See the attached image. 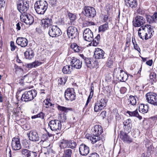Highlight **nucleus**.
Here are the masks:
<instances>
[{"mask_svg":"<svg viewBox=\"0 0 157 157\" xmlns=\"http://www.w3.org/2000/svg\"><path fill=\"white\" fill-rule=\"evenodd\" d=\"M67 78H60L58 80L59 84L60 85H64L67 81Z\"/></svg>","mask_w":157,"mask_h":157,"instance_id":"obj_43","label":"nucleus"},{"mask_svg":"<svg viewBox=\"0 0 157 157\" xmlns=\"http://www.w3.org/2000/svg\"><path fill=\"white\" fill-rule=\"evenodd\" d=\"M147 28L148 29V32L149 34H150V33L151 32H154L153 26L149 25H147Z\"/></svg>","mask_w":157,"mask_h":157,"instance_id":"obj_49","label":"nucleus"},{"mask_svg":"<svg viewBox=\"0 0 157 157\" xmlns=\"http://www.w3.org/2000/svg\"><path fill=\"white\" fill-rule=\"evenodd\" d=\"M144 105L143 104H141L139 105V111L141 113L143 109L144 108Z\"/></svg>","mask_w":157,"mask_h":157,"instance_id":"obj_58","label":"nucleus"},{"mask_svg":"<svg viewBox=\"0 0 157 157\" xmlns=\"http://www.w3.org/2000/svg\"><path fill=\"white\" fill-rule=\"evenodd\" d=\"M72 71V67L70 65H66L64 66L63 69V72L65 74H70Z\"/></svg>","mask_w":157,"mask_h":157,"instance_id":"obj_33","label":"nucleus"},{"mask_svg":"<svg viewBox=\"0 0 157 157\" xmlns=\"http://www.w3.org/2000/svg\"><path fill=\"white\" fill-rule=\"evenodd\" d=\"M48 5L46 1H39L36 2L34 4V8L36 13L40 14H44L47 10Z\"/></svg>","mask_w":157,"mask_h":157,"instance_id":"obj_2","label":"nucleus"},{"mask_svg":"<svg viewBox=\"0 0 157 157\" xmlns=\"http://www.w3.org/2000/svg\"><path fill=\"white\" fill-rule=\"evenodd\" d=\"M132 43L134 45V48L137 51H138L139 52H140V48L139 46L136 43V40L135 39H134V41L133 38H132Z\"/></svg>","mask_w":157,"mask_h":157,"instance_id":"obj_44","label":"nucleus"},{"mask_svg":"<svg viewBox=\"0 0 157 157\" xmlns=\"http://www.w3.org/2000/svg\"><path fill=\"white\" fill-rule=\"evenodd\" d=\"M67 15L70 20V23L69 24L71 25H72V22L76 19L77 18L75 14L69 12L68 13Z\"/></svg>","mask_w":157,"mask_h":157,"instance_id":"obj_37","label":"nucleus"},{"mask_svg":"<svg viewBox=\"0 0 157 157\" xmlns=\"http://www.w3.org/2000/svg\"><path fill=\"white\" fill-rule=\"evenodd\" d=\"M6 0H0V8L4 7L6 5Z\"/></svg>","mask_w":157,"mask_h":157,"instance_id":"obj_53","label":"nucleus"},{"mask_svg":"<svg viewBox=\"0 0 157 157\" xmlns=\"http://www.w3.org/2000/svg\"><path fill=\"white\" fill-rule=\"evenodd\" d=\"M104 54V52L102 49L97 48L95 49L94 56L96 59H103Z\"/></svg>","mask_w":157,"mask_h":157,"instance_id":"obj_27","label":"nucleus"},{"mask_svg":"<svg viewBox=\"0 0 157 157\" xmlns=\"http://www.w3.org/2000/svg\"><path fill=\"white\" fill-rule=\"evenodd\" d=\"M156 75L155 73H151L150 75V81L153 84L156 81Z\"/></svg>","mask_w":157,"mask_h":157,"instance_id":"obj_41","label":"nucleus"},{"mask_svg":"<svg viewBox=\"0 0 157 157\" xmlns=\"http://www.w3.org/2000/svg\"><path fill=\"white\" fill-rule=\"evenodd\" d=\"M23 146L26 148H28L29 147V144L27 140H24L22 142Z\"/></svg>","mask_w":157,"mask_h":157,"instance_id":"obj_51","label":"nucleus"},{"mask_svg":"<svg viewBox=\"0 0 157 157\" xmlns=\"http://www.w3.org/2000/svg\"><path fill=\"white\" fill-rule=\"evenodd\" d=\"M148 102L154 106H157V94L154 93L149 92L146 95Z\"/></svg>","mask_w":157,"mask_h":157,"instance_id":"obj_13","label":"nucleus"},{"mask_svg":"<svg viewBox=\"0 0 157 157\" xmlns=\"http://www.w3.org/2000/svg\"><path fill=\"white\" fill-rule=\"evenodd\" d=\"M93 33L89 28L85 29L83 33V37L84 40L88 42H91L93 37Z\"/></svg>","mask_w":157,"mask_h":157,"instance_id":"obj_16","label":"nucleus"},{"mask_svg":"<svg viewBox=\"0 0 157 157\" xmlns=\"http://www.w3.org/2000/svg\"><path fill=\"white\" fill-rule=\"evenodd\" d=\"M21 19L27 25H31L34 22L33 17L27 13L22 14L20 16Z\"/></svg>","mask_w":157,"mask_h":157,"instance_id":"obj_14","label":"nucleus"},{"mask_svg":"<svg viewBox=\"0 0 157 157\" xmlns=\"http://www.w3.org/2000/svg\"><path fill=\"white\" fill-rule=\"evenodd\" d=\"M72 155V151L70 149L64 150L63 155L61 157H71Z\"/></svg>","mask_w":157,"mask_h":157,"instance_id":"obj_32","label":"nucleus"},{"mask_svg":"<svg viewBox=\"0 0 157 157\" xmlns=\"http://www.w3.org/2000/svg\"><path fill=\"white\" fill-rule=\"evenodd\" d=\"M103 132L101 126L99 125H95L92 131L93 134L90 136V138L93 144H94L100 140V135Z\"/></svg>","mask_w":157,"mask_h":157,"instance_id":"obj_1","label":"nucleus"},{"mask_svg":"<svg viewBox=\"0 0 157 157\" xmlns=\"http://www.w3.org/2000/svg\"><path fill=\"white\" fill-rule=\"evenodd\" d=\"M109 29L108 23H105V24L100 26L98 28L99 32H104Z\"/></svg>","mask_w":157,"mask_h":157,"instance_id":"obj_35","label":"nucleus"},{"mask_svg":"<svg viewBox=\"0 0 157 157\" xmlns=\"http://www.w3.org/2000/svg\"><path fill=\"white\" fill-rule=\"evenodd\" d=\"M62 33L61 31L57 25H52L49 28L48 34L51 37H57L60 35Z\"/></svg>","mask_w":157,"mask_h":157,"instance_id":"obj_10","label":"nucleus"},{"mask_svg":"<svg viewBox=\"0 0 157 157\" xmlns=\"http://www.w3.org/2000/svg\"><path fill=\"white\" fill-rule=\"evenodd\" d=\"M14 67L16 71H17L18 70H23V69H22L21 66H18L16 64L14 65Z\"/></svg>","mask_w":157,"mask_h":157,"instance_id":"obj_59","label":"nucleus"},{"mask_svg":"<svg viewBox=\"0 0 157 157\" xmlns=\"http://www.w3.org/2000/svg\"><path fill=\"white\" fill-rule=\"evenodd\" d=\"M16 110V109H13V114L16 117L18 115V113L19 112V111L18 112Z\"/></svg>","mask_w":157,"mask_h":157,"instance_id":"obj_64","label":"nucleus"},{"mask_svg":"<svg viewBox=\"0 0 157 157\" xmlns=\"http://www.w3.org/2000/svg\"><path fill=\"white\" fill-rule=\"evenodd\" d=\"M108 100L105 98H101L99 101L95 103L94 107V110L97 112L101 111L107 105Z\"/></svg>","mask_w":157,"mask_h":157,"instance_id":"obj_8","label":"nucleus"},{"mask_svg":"<svg viewBox=\"0 0 157 157\" xmlns=\"http://www.w3.org/2000/svg\"><path fill=\"white\" fill-rule=\"evenodd\" d=\"M71 48L75 52H81L83 51V48L78 46L76 43L72 44L71 45Z\"/></svg>","mask_w":157,"mask_h":157,"instance_id":"obj_31","label":"nucleus"},{"mask_svg":"<svg viewBox=\"0 0 157 157\" xmlns=\"http://www.w3.org/2000/svg\"><path fill=\"white\" fill-rule=\"evenodd\" d=\"M52 20L51 17H46L41 20L40 22L41 25L44 29L49 28L52 26Z\"/></svg>","mask_w":157,"mask_h":157,"instance_id":"obj_17","label":"nucleus"},{"mask_svg":"<svg viewBox=\"0 0 157 157\" xmlns=\"http://www.w3.org/2000/svg\"><path fill=\"white\" fill-rule=\"evenodd\" d=\"M88 157H99V156L97 153H93L90 154Z\"/></svg>","mask_w":157,"mask_h":157,"instance_id":"obj_54","label":"nucleus"},{"mask_svg":"<svg viewBox=\"0 0 157 157\" xmlns=\"http://www.w3.org/2000/svg\"><path fill=\"white\" fill-rule=\"evenodd\" d=\"M50 99H46V102H45V105H49L50 106V109H53L54 104H53L49 101Z\"/></svg>","mask_w":157,"mask_h":157,"instance_id":"obj_47","label":"nucleus"},{"mask_svg":"<svg viewBox=\"0 0 157 157\" xmlns=\"http://www.w3.org/2000/svg\"><path fill=\"white\" fill-rule=\"evenodd\" d=\"M120 91L121 93L124 94L126 92V89L125 87H122L120 89Z\"/></svg>","mask_w":157,"mask_h":157,"instance_id":"obj_61","label":"nucleus"},{"mask_svg":"<svg viewBox=\"0 0 157 157\" xmlns=\"http://www.w3.org/2000/svg\"><path fill=\"white\" fill-rule=\"evenodd\" d=\"M23 25V24L21 22L17 23L16 25V29L17 31L20 30L21 29V27L20 25L22 26Z\"/></svg>","mask_w":157,"mask_h":157,"instance_id":"obj_55","label":"nucleus"},{"mask_svg":"<svg viewBox=\"0 0 157 157\" xmlns=\"http://www.w3.org/2000/svg\"><path fill=\"white\" fill-rule=\"evenodd\" d=\"M26 67L29 68H31L34 67L33 63L27 64L26 65Z\"/></svg>","mask_w":157,"mask_h":157,"instance_id":"obj_62","label":"nucleus"},{"mask_svg":"<svg viewBox=\"0 0 157 157\" xmlns=\"http://www.w3.org/2000/svg\"><path fill=\"white\" fill-rule=\"evenodd\" d=\"M11 146L13 149L14 150L20 149L21 148V146L20 139L16 137L13 138L12 140Z\"/></svg>","mask_w":157,"mask_h":157,"instance_id":"obj_18","label":"nucleus"},{"mask_svg":"<svg viewBox=\"0 0 157 157\" xmlns=\"http://www.w3.org/2000/svg\"><path fill=\"white\" fill-rule=\"evenodd\" d=\"M126 113L128 114L129 116L130 117H136L140 120H141L142 119V116L140 115L139 114L137 109L132 112L127 111H126Z\"/></svg>","mask_w":157,"mask_h":157,"instance_id":"obj_30","label":"nucleus"},{"mask_svg":"<svg viewBox=\"0 0 157 157\" xmlns=\"http://www.w3.org/2000/svg\"><path fill=\"white\" fill-rule=\"evenodd\" d=\"M120 137L122 140L124 142L129 144L132 142V139L128 135L127 132L120 131Z\"/></svg>","mask_w":157,"mask_h":157,"instance_id":"obj_22","label":"nucleus"},{"mask_svg":"<svg viewBox=\"0 0 157 157\" xmlns=\"http://www.w3.org/2000/svg\"><path fill=\"white\" fill-rule=\"evenodd\" d=\"M145 17L147 22L149 24H151L153 22H157V13L156 12H155L152 16L146 14Z\"/></svg>","mask_w":157,"mask_h":157,"instance_id":"obj_26","label":"nucleus"},{"mask_svg":"<svg viewBox=\"0 0 157 157\" xmlns=\"http://www.w3.org/2000/svg\"><path fill=\"white\" fill-rule=\"evenodd\" d=\"M29 2L26 0H19L17 2V8L19 11L22 14L26 13L29 9Z\"/></svg>","mask_w":157,"mask_h":157,"instance_id":"obj_4","label":"nucleus"},{"mask_svg":"<svg viewBox=\"0 0 157 157\" xmlns=\"http://www.w3.org/2000/svg\"><path fill=\"white\" fill-rule=\"evenodd\" d=\"M100 38V35L99 34H98L96 36L94 39L93 38L92 45L94 46H96L99 44Z\"/></svg>","mask_w":157,"mask_h":157,"instance_id":"obj_36","label":"nucleus"},{"mask_svg":"<svg viewBox=\"0 0 157 157\" xmlns=\"http://www.w3.org/2000/svg\"><path fill=\"white\" fill-rule=\"evenodd\" d=\"M80 154L82 156H86L89 153V147L85 144H82L80 145L79 147Z\"/></svg>","mask_w":157,"mask_h":157,"instance_id":"obj_21","label":"nucleus"},{"mask_svg":"<svg viewBox=\"0 0 157 157\" xmlns=\"http://www.w3.org/2000/svg\"><path fill=\"white\" fill-rule=\"evenodd\" d=\"M145 23V20L142 16L137 15L135 17L132 21V25L135 27H140Z\"/></svg>","mask_w":157,"mask_h":157,"instance_id":"obj_15","label":"nucleus"},{"mask_svg":"<svg viewBox=\"0 0 157 157\" xmlns=\"http://www.w3.org/2000/svg\"><path fill=\"white\" fill-rule=\"evenodd\" d=\"M113 61L111 57H109L108 58L107 61L106 63V67L111 68L113 66Z\"/></svg>","mask_w":157,"mask_h":157,"instance_id":"obj_39","label":"nucleus"},{"mask_svg":"<svg viewBox=\"0 0 157 157\" xmlns=\"http://www.w3.org/2000/svg\"><path fill=\"white\" fill-rule=\"evenodd\" d=\"M39 118H41L42 119L44 118L45 114L42 112H40V113H38Z\"/></svg>","mask_w":157,"mask_h":157,"instance_id":"obj_60","label":"nucleus"},{"mask_svg":"<svg viewBox=\"0 0 157 157\" xmlns=\"http://www.w3.org/2000/svg\"><path fill=\"white\" fill-rule=\"evenodd\" d=\"M154 147L152 146V144H151L149 146L147 147V154H150V155L151 151H152L153 150Z\"/></svg>","mask_w":157,"mask_h":157,"instance_id":"obj_48","label":"nucleus"},{"mask_svg":"<svg viewBox=\"0 0 157 157\" xmlns=\"http://www.w3.org/2000/svg\"><path fill=\"white\" fill-rule=\"evenodd\" d=\"M33 63L34 64V67H36L39 66L42 64V63L41 62H39L38 61H35L34 62H33Z\"/></svg>","mask_w":157,"mask_h":157,"instance_id":"obj_56","label":"nucleus"},{"mask_svg":"<svg viewBox=\"0 0 157 157\" xmlns=\"http://www.w3.org/2000/svg\"><path fill=\"white\" fill-rule=\"evenodd\" d=\"M117 73L116 78L121 82H125L128 78V75L123 70L121 69L120 67L116 68L114 69L113 73Z\"/></svg>","mask_w":157,"mask_h":157,"instance_id":"obj_5","label":"nucleus"},{"mask_svg":"<svg viewBox=\"0 0 157 157\" xmlns=\"http://www.w3.org/2000/svg\"><path fill=\"white\" fill-rule=\"evenodd\" d=\"M73 88H67L64 92V97L65 99L67 101H72L76 98L75 93Z\"/></svg>","mask_w":157,"mask_h":157,"instance_id":"obj_12","label":"nucleus"},{"mask_svg":"<svg viewBox=\"0 0 157 157\" xmlns=\"http://www.w3.org/2000/svg\"><path fill=\"white\" fill-rule=\"evenodd\" d=\"M144 108L143 109L141 112L143 113H147L149 109V107L148 104L144 105Z\"/></svg>","mask_w":157,"mask_h":157,"instance_id":"obj_50","label":"nucleus"},{"mask_svg":"<svg viewBox=\"0 0 157 157\" xmlns=\"http://www.w3.org/2000/svg\"><path fill=\"white\" fill-rule=\"evenodd\" d=\"M136 96H133L132 95H130L129 96V98L128 100H129V104L132 105H136Z\"/></svg>","mask_w":157,"mask_h":157,"instance_id":"obj_38","label":"nucleus"},{"mask_svg":"<svg viewBox=\"0 0 157 157\" xmlns=\"http://www.w3.org/2000/svg\"><path fill=\"white\" fill-rule=\"evenodd\" d=\"M106 112L105 111H102L100 114V116L102 117L103 119H104L106 117Z\"/></svg>","mask_w":157,"mask_h":157,"instance_id":"obj_57","label":"nucleus"},{"mask_svg":"<svg viewBox=\"0 0 157 157\" xmlns=\"http://www.w3.org/2000/svg\"><path fill=\"white\" fill-rule=\"evenodd\" d=\"M98 61L97 60H92L89 68L90 69L96 67L98 65Z\"/></svg>","mask_w":157,"mask_h":157,"instance_id":"obj_40","label":"nucleus"},{"mask_svg":"<svg viewBox=\"0 0 157 157\" xmlns=\"http://www.w3.org/2000/svg\"><path fill=\"white\" fill-rule=\"evenodd\" d=\"M59 147L62 148H70L72 149L75 148L77 145L76 142L73 140L63 139L60 141Z\"/></svg>","mask_w":157,"mask_h":157,"instance_id":"obj_7","label":"nucleus"},{"mask_svg":"<svg viewBox=\"0 0 157 157\" xmlns=\"http://www.w3.org/2000/svg\"><path fill=\"white\" fill-rule=\"evenodd\" d=\"M125 2L126 5L132 9L135 8L137 6V0H125Z\"/></svg>","mask_w":157,"mask_h":157,"instance_id":"obj_28","label":"nucleus"},{"mask_svg":"<svg viewBox=\"0 0 157 157\" xmlns=\"http://www.w3.org/2000/svg\"><path fill=\"white\" fill-rule=\"evenodd\" d=\"M131 39L130 38H127L126 40V42L125 43L126 47L127 48L129 47L130 45Z\"/></svg>","mask_w":157,"mask_h":157,"instance_id":"obj_52","label":"nucleus"},{"mask_svg":"<svg viewBox=\"0 0 157 157\" xmlns=\"http://www.w3.org/2000/svg\"><path fill=\"white\" fill-rule=\"evenodd\" d=\"M37 94V92L35 90L25 91L22 95L21 99L23 101L28 102L34 99Z\"/></svg>","mask_w":157,"mask_h":157,"instance_id":"obj_3","label":"nucleus"},{"mask_svg":"<svg viewBox=\"0 0 157 157\" xmlns=\"http://www.w3.org/2000/svg\"><path fill=\"white\" fill-rule=\"evenodd\" d=\"M29 140L33 142L38 141L40 140L38 134L36 130H31L29 134Z\"/></svg>","mask_w":157,"mask_h":157,"instance_id":"obj_23","label":"nucleus"},{"mask_svg":"<svg viewBox=\"0 0 157 157\" xmlns=\"http://www.w3.org/2000/svg\"><path fill=\"white\" fill-rule=\"evenodd\" d=\"M82 13L89 18H93L96 15V11L93 7L86 6L83 8Z\"/></svg>","mask_w":157,"mask_h":157,"instance_id":"obj_6","label":"nucleus"},{"mask_svg":"<svg viewBox=\"0 0 157 157\" xmlns=\"http://www.w3.org/2000/svg\"><path fill=\"white\" fill-rule=\"evenodd\" d=\"M67 33L68 37L71 39L78 37L79 33L77 29L75 27L71 26L67 29Z\"/></svg>","mask_w":157,"mask_h":157,"instance_id":"obj_9","label":"nucleus"},{"mask_svg":"<svg viewBox=\"0 0 157 157\" xmlns=\"http://www.w3.org/2000/svg\"><path fill=\"white\" fill-rule=\"evenodd\" d=\"M71 67L77 69H80L82 66V61H80L77 58L73 57L70 63Z\"/></svg>","mask_w":157,"mask_h":157,"instance_id":"obj_20","label":"nucleus"},{"mask_svg":"<svg viewBox=\"0 0 157 157\" xmlns=\"http://www.w3.org/2000/svg\"><path fill=\"white\" fill-rule=\"evenodd\" d=\"M124 131L129 133L131 130L132 124L131 120L128 119L124 121L123 123Z\"/></svg>","mask_w":157,"mask_h":157,"instance_id":"obj_25","label":"nucleus"},{"mask_svg":"<svg viewBox=\"0 0 157 157\" xmlns=\"http://www.w3.org/2000/svg\"><path fill=\"white\" fill-rule=\"evenodd\" d=\"M61 121L53 120L51 121L48 123V126L52 131L58 132L61 128Z\"/></svg>","mask_w":157,"mask_h":157,"instance_id":"obj_11","label":"nucleus"},{"mask_svg":"<svg viewBox=\"0 0 157 157\" xmlns=\"http://www.w3.org/2000/svg\"><path fill=\"white\" fill-rule=\"evenodd\" d=\"M92 60L91 59L88 58L86 57V58H85V59L83 61L85 62L86 66L88 67L89 68Z\"/></svg>","mask_w":157,"mask_h":157,"instance_id":"obj_45","label":"nucleus"},{"mask_svg":"<svg viewBox=\"0 0 157 157\" xmlns=\"http://www.w3.org/2000/svg\"><path fill=\"white\" fill-rule=\"evenodd\" d=\"M153 63V61L152 60H149L146 62V63L147 65L149 66H151Z\"/></svg>","mask_w":157,"mask_h":157,"instance_id":"obj_63","label":"nucleus"},{"mask_svg":"<svg viewBox=\"0 0 157 157\" xmlns=\"http://www.w3.org/2000/svg\"><path fill=\"white\" fill-rule=\"evenodd\" d=\"M21 153L24 157H36L37 152L30 151L27 149H23L21 150Z\"/></svg>","mask_w":157,"mask_h":157,"instance_id":"obj_19","label":"nucleus"},{"mask_svg":"<svg viewBox=\"0 0 157 157\" xmlns=\"http://www.w3.org/2000/svg\"><path fill=\"white\" fill-rule=\"evenodd\" d=\"M57 109L65 113H67L69 111H72L73 110V109L71 108H67L59 105L57 106Z\"/></svg>","mask_w":157,"mask_h":157,"instance_id":"obj_34","label":"nucleus"},{"mask_svg":"<svg viewBox=\"0 0 157 157\" xmlns=\"http://www.w3.org/2000/svg\"><path fill=\"white\" fill-rule=\"evenodd\" d=\"M34 51L31 48H29L25 52L24 55L26 59H30L33 58L34 56Z\"/></svg>","mask_w":157,"mask_h":157,"instance_id":"obj_29","label":"nucleus"},{"mask_svg":"<svg viewBox=\"0 0 157 157\" xmlns=\"http://www.w3.org/2000/svg\"><path fill=\"white\" fill-rule=\"evenodd\" d=\"M16 44L21 47H25L27 46L28 44V40L25 37H20L17 38Z\"/></svg>","mask_w":157,"mask_h":157,"instance_id":"obj_24","label":"nucleus"},{"mask_svg":"<svg viewBox=\"0 0 157 157\" xmlns=\"http://www.w3.org/2000/svg\"><path fill=\"white\" fill-rule=\"evenodd\" d=\"M28 77V75H26L22 77L21 79L18 81V83L21 85H23L24 84V82H27V80L25 79L26 78Z\"/></svg>","mask_w":157,"mask_h":157,"instance_id":"obj_42","label":"nucleus"},{"mask_svg":"<svg viewBox=\"0 0 157 157\" xmlns=\"http://www.w3.org/2000/svg\"><path fill=\"white\" fill-rule=\"evenodd\" d=\"M10 46L11 48V50L12 51H14L17 47L15 45L13 41H12L10 42Z\"/></svg>","mask_w":157,"mask_h":157,"instance_id":"obj_46","label":"nucleus"}]
</instances>
